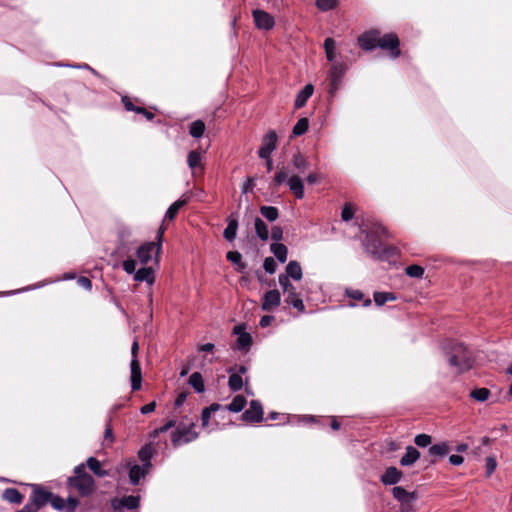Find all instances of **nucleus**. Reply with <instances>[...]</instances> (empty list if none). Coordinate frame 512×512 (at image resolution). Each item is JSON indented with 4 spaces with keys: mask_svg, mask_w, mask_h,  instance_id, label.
I'll return each mask as SVG.
<instances>
[{
    "mask_svg": "<svg viewBox=\"0 0 512 512\" xmlns=\"http://www.w3.org/2000/svg\"><path fill=\"white\" fill-rule=\"evenodd\" d=\"M473 353L462 343H454L450 347L448 362L457 368L458 373L470 370L474 365Z\"/></svg>",
    "mask_w": 512,
    "mask_h": 512,
    "instance_id": "nucleus-1",
    "label": "nucleus"
},
{
    "mask_svg": "<svg viewBox=\"0 0 512 512\" xmlns=\"http://www.w3.org/2000/svg\"><path fill=\"white\" fill-rule=\"evenodd\" d=\"M156 408V403L155 402H150L146 405H144L142 408H141V413L142 414H148V413H151L155 410Z\"/></svg>",
    "mask_w": 512,
    "mask_h": 512,
    "instance_id": "nucleus-63",
    "label": "nucleus"
},
{
    "mask_svg": "<svg viewBox=\"0 0 512 512\" xmlns=\"http://www.w3.org/2000/svg\"><path fill=\"white\" fill-rule=\"evenodd\" d=\"M176 425L175 420H169L165 425L155 430V433H164Z\"/></svg>",
    "mask_w": 512,
    "mask_h": 512,
    "instance_id": "nucleus-58",
    "label": "nucleus"
},
{
    "mask_svg": "<svg viewBox=\"0 0 512 512\" xmlns=\"http://www.w3.org/2000/svg\"><path fill=\"white\" fill-rule=\"evenodd\" d=\"M398 255V250L393 247H382L381 251L377 257L379 260H392Z\"/></svg>",
    "mask_w": 512,
    "mask_h": 512,
    "instance_id": "nucleus-45",
    "label": "nucleus"
},
{
    "mask_svg": "<svg viewBox=\"0 0 512 512\" xmlns=\"http://www.w3.org/2000/svg\"><path fill=\"white\" fill-rule=\"evenodd\" d=\"M70 487L78 491L81 496L90 495L95 488V482L91 475L82 474L80 476H73L68 479Z\"/></svg>",
    "mask_w": 512,
    "mask_h": 512,
    "instance_id": "nucleus-5",
    "label": "nucleus"
},
{
    "mask_svg": "<svg viewBox=\"0 0 512 512\" xmlns=\"http://www.w3.org/2000/svg\"><path fill=\"white\" fill-rule=\"evenodd\" d=\"M414 442L419 447H427L432 443V437L428 434H419L414 438Z\"/></svg>",
    "mask_w": 512,
    "mask_h": 512,
    "instance_id": "nucleus-51",
    "label": "nucleus"
},
{
    "mask_svg": "<svg viewBox=\"0 0 512 512\" xmlns=\"http://www.w3.org/2000/svg\"><path fill=\"white\" fill-rule=\"evenodd\" d=\"M338 0H316V6L321 11H329L336 8Z\"/></svg>",
    "mask_w": 512,
    "mask_h": 512,
    "instance_id": "nucleus-49",
    "label": "nucleus"
},
{
    "mask_svg": "<svg viewBox=\"0 0 512 512\" xmlns=\"http://www.w3.org/2000/svg\"><path fill=\"white\" fill-rule=\"evenodd\" d=\"M260 213L270 222L277 220L279 217L278 209L274 206H261Z\"/></svg>",
    "mask_w": 512,
    "mask_h": 512,
    "instance_id": "nucleus-36",
    "label": "nucleus"
},
{
    "mask_svg": "<svg viewBox=\"0 0 512 512\" xmlns=\"http://www.w3.org/2000/svg\"><path fill=\"white\" fill-rule=\"evenodd\" d=\"M450 451L449 445L446 442H441L439 444H434L430 446L428 452L432 456L443 457L447 455Z\"/></svg>",
    "mask_w": 512,
    "mask_h": 512,
    "instance_id": "nucleus-34",
    "label": "nucleus"
},
{
    "mask_svg": "<svg viewBox=\"0 0 512 512\" xmlns=\"http://www.w3.org/2000/svg\"><path fill=\"white\" fill-rule=\"evenodd\" d=\"M288 186L290 191L297 199H302L304 197V184L302 179L298 175H292L288 179Z\"/></svg>",
    "mask_w": 512,
    "mask_h": 512,
    "instance_id": "nucleus-20",
    "label": "nucleus"
},
{
    "mask_svg": "<svg viewBox=\"0 0 512 512\" xmlns=\"http://www.w3.org/2000/svg\"><path fill=\"white\" fill-rule=\"evenodd\" d=\"M140 498L136 496H125L121 499H113L111 505L114 510L121 508L136 509L139 506Z\"/></svg>",
    "mask_w": 512,
    "mask_h": 512,
    "instance_id": "nucleus-16",
    "label": "nucleus"
},
{
    "mask_svg": "<svg viewBox=\"0 0 512 512\" xmlns=\"http://www.w3.org/2000/svg\"><path fill=\"white\" fill-rule=\"evenodd\" d=\"M393 497L400 503V512H415V500L417 493L415 491L408 492L401 486H395L392 489Z\"/></svg>",
    "mask_w": 512,
    "mask_h": 512,
    "instance_id": "nucleus-4",
    "label": "nucleus"
},
{
    "mask_svg": "<svg viewBox=\"0 0 512 512\" xmlns=\"http://www.w3.org/2000/svg\"><path fill=\"white\" fill-rule=\"evenodd\" d=\"M403 473L398 470L396 467L391 466L388 467L384 474L381 476V482L384 485H394L400 481L402 478Z\"/></svg>",
    "mask_w": 512,
    "mask_h": 512,
    "instance_id": "nucleus-18",
    "label": "nucleus"
},
{
    "mask_svg": "<svg viewBox=\"0 0 512 512\" xmlns=\"http://www.w3.org/2000/svg\"><path fill=\"white\" fill-rule=\"evenodd\" d=\"M277 147V134L274 130L269 131L262 139V146L258 151L260 158H268Z\"/></svg>",
    "mask_w": 512,
    "mask_h": 512,
    "instance_id": "nucleus-10",
    "label": "nucleus"
},
{
    "mask_svg": "<svg viewBox=\"0 0 512 512\" xmlns=\"http://www.w3.org/2000/svg\"><path fill=\"white\" fill-rule=\"evenodd\" d=\"M279 276H286L289 280L292 278L299 281L303 276L301 265L297 261H290L286 266L285 273L280 274Z\"/></svg>",
    "mask_w": 512,
    "mask_h": 512,
    "instance_id": "nucleus-21",
    "label": "nucleus"
},
{
    "mask_svg": "<svg viewBox=\"0 0 512 512\" xmlns=\"http://www.w3.org/2000/svg\"><path fill=\"white\" fill-rule=\"evenodd\" d=\"M378 39L377 47L389 51L391 57L398 58L401 55L400 40L396 33L381 35L378 31Z\"/></svg>",
    "mask_w": 512,
    "mask_h": 512,
    "instance_id": "nucleus-6",
    "label": "nucleus"
},
{
    "mask_svg": "<svg viewBox=\"0 0 512 512\" xmlns=\"http://www.w3.org/2000/svg\"><path fill=\"white\" fill-rule=\"evenodd\" d=\"M381 248H382V243L376 236H374L372 234L367 236V241L365 243V249L370 255H372L374 258L377 259L378 255L381 251Z\"/></svg>",
    "mask_w": 512,
    "mask_h": 512,
    "instance_id": "nucleus-22",
    "label": "nucleus"
},
{
    "mask_svg": "<svg viewBox=\"0 0 512 512\" xmlns=\"http://www.w3.org/2000/svg\"><path fill=\"white\" fill-rule=\"evenodd\" d=\"M51 505L53 508L57 509V510H64L66 509L67 512H75L78 504H79V501L74 498V497H69L66 501L61 498L60 496H57V495H52L51 497V501H50Z\"/></svg>",
    "mask_w": 512,
    "mask_h": 512,
    "instance_id": "nucleus-12",
    "label": "nucleus"
},
{
    "mask_svg": "<svg viewBox=\"0 0 512 512\" xmlns=\"http://www.w3.org/2000/svg\"><path fill=\"white\" fill-rule=\"evenodd\" d=\"M396 295L392 292H375L374 293V301L377 306L384 305L387 301L396 300Z\"/></svg>",
    "mask_w": 512,
    "mask_h": 512,
    "instance_id": "nucleus-35",
    "label": "nucleus"
},
{
    "mask_svg": "<svg viewBox=\"0 0 512 512\" xmlns=\"http://www.w3.org/2000/svg\"><path fill=\"white\" fill-rule=\"evenodd\" d=\"M335 47H336V42L333 38L328 37L325 39V41H324L325 53H326L327 59L330 62L334 61V59H335Z\"/></svg>",
    "mask_w": 512,
    "mask_h": 512,
    "instance_id": "nucleus-44",
    "label": "nucleus"
},
{
    "mask_svg": "<svg viewBox=\"0 0 512 512\" xmlns=\"http://www.w3.org/2000/svg\"><path fill=\"white\" fill-rule=\"evenodd\" d=\"M354 216V210L350 203H346L341 212V218L343 221H349Z\"/></svg>",
    "mask_w": 512,
    "mask_h": 512,
    "instance_id": "nucleus-52",
    "label": "nucleus"
},
{
    "mask_svg": "<svg viewBox=\"0 0 512 512\" xmlns=\"http://www.w3.org/2000/svg\"><path fill=\"white\" fill-rule=\"evenodd\" d=\"M136 268V261L133 259H128L123 262V269L128 273L131 274L135 272Z\"/></svg>",
    "mask_w": 512,
    "mask_h": 512,
    "instance_id": "nucleus-57",
    "label": "nucleus"
},
{
    "mask_svg": "<svg viewBox=\"0 0 512 512\" xmlns=\"http://www.w3.org/2000/svg\"><path fill=\"white\" fill-rule=\"evenodd\" d=\"M314 92V86L312 84H307L298 94L295 99L294 106L296 109L301 108L306 105L307 100Z\"/></svg>",
    "mask_w": 512,
    "mask_h": 512,
    "instance_id": "nucleus-25",
    "label": "nucleus"
},
{
    "mask_svg": "<svg viewBox=\"0 0 512 512\" xmlns=\"http://www.w3.org/2000/svg\"><path fill=\"white\" fill-rule=\"evenodd\" d=\"M53 493L46 491L41 486L34 485L32 501L26 504L33 512H38L44 505L51 501Z\"/></svg>",
    "mask_w": 512,
    "mask_h": 512,
    "instance_id": "nucleus-8",
    "label": "nucleus"
},
{
    "mask_svg": "<svg viewBox=\"0 0 512 512\" xmlns=\"http://www.w3.org/2000/svg\"><path fill=\"white\" fill-rule=\"evenodd\" d=\"M3 498L10 503L20 504L23 495L15 488H7L3 492Z\"/></svg>",
    "mask_w": 512,
    "mask_h": 512,
    "instance_id": "nucleus-31",
    "label": "nucleus"
},
{
    "mask_svg": "<svg viewBox=\"0 0 512 512\" xmlns=\"http://www.w3.org/2000/svg\"><path fill=\"white\" fill-rule=\"evenodd\" d=\"M78 283H79L83 288H85V289H87V290L91 289V287H92L91 280H90L89 278H87V277H83V276H82V277H80V278L78 279Z\"/></svg>",
    "mask_w": 512,
    "mask_h": 512,
    "instance_id": "nucleus-62",
    "label": "nucleus"
},
{
    "mask_svg": "<svg viewBox=\"0 0 512 512\" xmlns=\"http://www.w3.org/2000/svg\"><path fill=\"white\" fill-rule=\"evenodd\" d=\"M270 250L281 263L286 262L287 255H288V249L284 244L273 243L270 246Z\"/></svg>",
    "mask_w": 512,
    "mask_h": 512,
    "instance_id": "nucleus-29",
    "label": "nucleus"
},
{
    "mask_svg": "<svg viewBox=\"0 0 512 512\" xmlns=\"http://www.w3.org/2000/svg\"><path fill=\"white\" fill-rule=\"evenodd\" d=\"M211 416V412L208 411V409L204 408L201 414V420H202V426L206 427L209 423V419Z\"/></svg>",
    "mask_w": 512,
    "mask_h": 512,
    "instance_id": "nucleus-61",
    "label": "nucleus"
},
{
    "mask_svg": "<svg viewBox=\"0 0 512 512\" xmlns=\"http://www.w3.org/2000/svg\"><path fill=\"white\" fill-rule=\"evenodd\" d=\"M292 163H293V166L296 169H298L300 172H303L304 170H306L309 165L306 158L300 152L293 155Z\"/></svg>",
    "mask_w": 512,
    "mask_h": 512,
    "instance_id": "nucleus-46",
    "label": "nucleus"
},
{
    "mask_svg": "<svg viewBox=\"0 0 512 512\" xmlns=\"http://www.w3.org/2000/svg\"><path fill=\"white\" fill-rule=\"evenodd\" d=\"M449 462L452 464V465H461L463 462H464V458L460 455H451L449 457Z\"/></svg>",
    "mask_w": 512,
    "mask_h": 512,
    "instance_id": "nucleus-64",
    "label": "nucleus"
},
{
    "mask_svg": "<svg viewBox=\"0 0 512 512\" xmlns=\"http://www.w3.org/2000/svg\"><path fill=\"white\" fill-rule=\"evenodd\" d=\"M281 294L277 289L267 291L262 299L261 309L263 311H272L280 305Z\"/></svg>",
    "mask_w": 512,
    "mask_h": 512,
    "instance_id": "nucleus-13",
    "label": "nucleus"
},
{
    "mask_svg": "<svg viewBox=\"0 0 512 512\" xmlns=\"http://www.w3.org/2000/svg\"><path fill=\"white\" fill-rule=\"evenodd\" d=\"M194 422L189 424L180 423L176 430L171 433V442L174 447H178L182 443H189L198 438V432L194 431Z\"/></svg>",
    "mask_w": 512,
    "mask_h": 512,
    "instance_id": "nucleus-3",
    "label": "nucleus"
},
{
    "mask_svg": "<svg viewBox=\"0 0 512 512\" xmlns=\"http://www.w3.org/2000/svg\"><path fill=\"white\" fill-rule=\"evenodd\" d=\"M149 468L147 467H140L139 465H134L131 467L129 471V478L130 482L133 485H137L142 477H145V475L148 473Z\"/></svg>",
    "mask_w": 512,
    "mask_h": 512,
    "instance_id": "nucleus-27",
    "label": "nucleus"
},
{
    "mask_svg": "<svg viewBox=\"0 0 512 512\" xmlns=\"http://www.w3.org/2000/svg\"><path fill=\"white\" fill-rule=\"evenodd\" d=\"M152 453H153V450L150 446L146 445L144 447H142L139 452H138V457L139 459L144 463L143 466L144 467H147V468H150L151 467V463H150V459L152 457Z\"/></svg>",
    "mask_w": 512,
    "mask_h": 512,
    "instance_id": "nucleus-40",
    "label": "nucleus"
},
{
    "mask_svg": "<svg viewBox=\"0 0 512 512\" xmlns=\"http://www.w3.org/2000/svg\"><path fill=\"white\" fill-rule=\"evenodd\" d=\"M378 40V30H370L358 37V44L363 50L371 51L377 47Z\"/></svg>",
    "mask_w": 512,
    "mask_h": 512,
    "instance_id": "nucleus-14",
    "label": "nucleus"
},
{
    "mask_svg": "<svg viewBox=\"0 0 512 512\" xmlns=\"http://www.w3.org/2000/svg\"><path fill=\"white\" fill-rule=\"evenodd\" d=\"M309 128V120L306 117L300 118L293 127L292 133L294 136H301L307 132Z\"/></svg>",
    "mask_w": 512,
    "mask_h": 512,
    "instance_id": "nucleus-39",
    "label": "nucleus"
},
{
    "mask_svg": "<svg viewBox=\"0 0 512 512\" xmlns=\"http://www.w3.org/2000/svg\"><path fill=\"white\" fill-rule=\"evenodd\" d=\"M189 384L198 393H202L205 389L203 377H202L201 373H199V372H194L190 375Z\"/></svg>",
    "mask_w": 512,
    "mask_h": 512,
    "instance_id": "nucleus-33",
    "label": "nucleus"
},
{
    "mask_svg": "<svg viewBox=\"0 0 512 512\" xmlns=\"http://www.w3.org/2000/svg\"><path fill=\"white\" fill-rule=\"evenodd\" d=\"M242 329L241 325H237L234 327L233 333L239 335L237 338V348L247 350L252 345V337L249 333L242 332Z\"/></svg>",
    "mask_w": 512,
    "mask_h": 512,
    "instance_id": "nucleus-19",
    "label": "nucleus"
},
{
    "mask_svg": "<svg viewBox=\"0 0 512 512\" xmlns=\"http://www.w3.org/2000/svg\"><path fill=\"white\" fill-rule=\"evenodd\" d=\"M205 131V124L202 120H196L191 123L189 133L194 138H200Z\"/></svg>",
    "mask_w": 512,
    "mask_h": 512,
    "instance_id": "nucleus-41",
    "label": "nucleus"
},
{
    "mask_svg": "<svg viewBox=\"0 0 512 512\" xmlns=\"http://www.w3.org/2000/svg\"><path fill=\"white\" fill-rule=\"evenodd\" d=\"M253 17L255 24L259 29L269 30L274 26L273 17L263 10H254Z\"/></svg>",
    "mask_w": 512,
    "mask_h": 512,
    "instance_id": "nucleus-15",
    "label": "nucleus"
},
{
    "mask_svg": "<svg viewBox=\"0 0 512 512\" xmlns=\"http://www.w3.org/2000/svg\"><path fill=\"white\" fill-rule=\"evenodd\" d=\"M155 252L154 261L159 264V255H157V245L155 242H146L137 250V257L142 264H147L152 259V253Z\"/></svg>",
    "mask_w": 512,
    "mask_h": 512,
    "instance_id": "nucleus-9",
    "label": "nucleus"
},
{
    "mask_svg": "<svg viewBox=\"0 0 512 512\" xmlns=\"http://www.w3.org/2000/svg\"><path fill=\"white\" fill-rule=\"evenodd\" d=\"M87 466L97 476L103 477L107 475V472L101 468L100 462L94 457L87 459Z\"/></svg>",
    "mask_w": 512,
    "mask_h": 512,
    "instance_id": "nucleus-42",
    "label": "nucleus"
},
{
    "mask_svg": "<svg viewBox=\"0 0 512 512\" xmlns=\"http://www.w3.org/2000/svg\"><path fill=\"white\" fill-rule=\"evenodd\" d=\"M278 281L280 286L283 289L284 294H286L285 302L292 305L299 312H304L305 305L300 295L297 293L295 286L291 283L286 276H279Z\"/></svg>",
    "mask_w": 512,
    "mask_h": 512,
    "instance_id": "nucleus-2",
    "label": "nucleus"
},
{
    "mask_svg": "<svg viewBox=\"0 0 512 512\" xmlns=\"http://www.w3.org/2000/svg\"><path fill=\"white\" fill-rule=\"evenodd\" d=\"M188 394L186 391L179 393L175 400V406L180 407L186 401Z\"/></svg>",
    "mask_w": 512,
    "mask_h": 512,
    "instance_id": "nucleus-59",
    "label": "nucleus"
},
{
    "mask_svg": "<svg viewBox=\"0 0 512 512\" xmlns=\"http://www.w3.org/2000/svg\"><path fill=\"white\" fill-rule=\"evenodd\" d=\"M165 230H166V227L164 224H162L157 231L156 241H154L157 245V255H159L161 253L162 242H163Z\"/></svg>",
    "mask_w": 512,
    "mask_h": 512,
    "instance_id": "nucleus-53",
    "label": "nucleus"
},
{
    "mask_svg": "<svg viewBox=\"0 0 512 512\" xmlns=\"http://www.w3.org/2000/svg\"><path fill=\"white\" fill-rule=\"evenodd\" d=\"M227 220L228 225L223 232V236L227 241H233L236 237V232L238 229V220L235 213H232Z\"/></svg>",
    "mask_w": 512,
    "mask_h": 512,
    "instance_id": "nucleus-23",
    "label": "nucleus"
},
{
    "mask_svg": "<svg viewBox=\"0 0 512 512\" xmlns=\"http://www.w3.org/2000/svg\"><path fill=\"white\" fill-rule=\"evenodd\" d=\"M134 278L139 282L145 281L148 284H153L155 281L154 269L152 267L141 268L135 273Z\"/></svg>",
    "mask_w": 512,
    "mask_h": 512,
    "instance_id": "nucleus-26",
    "label": "nucleus"
},
{
    "mask_svg": "<svg viewBox=\"0 0 512 512\" xmlns=\"http://www.w3.org/2000/svg\"><path fill=\"white\" fill-rule=\"evenodd\" d=\"M131 387L133 391L141 388L142 373L138 359H132L131 364Z\"/></svg>",
    "mask_w": 512,
    "mask_h": 512,
    "instance_id": "nucleus-17",
    "label": "nucleus"
},
{
    "mask_svg": "<svg viewBox=\"0 0 512 512\" xmlns=\"http://www.w3.org/2000/svg\"><path fill=\"white\" fill-rule=\"evenodd\" d=\"M420 458V452L413 446L406 448V453L400 459L401 466H411Z\"/></svg>",
    "mask_w": 512,
    "mask_h": 512,
    "instance_id": "nucleus-24",
    "label": "nucleus"
},
{
    "mask_svg": "<svg viewBox=\"0 0 512 512\" xmlns=\"http://www.w3.org/2000/svg\"><path fill=\"white\" fill-rule=\"evenodd\" d=\"M226 258L237 266L236 270L240 273L244 272L247 267L246 263L242 261V256L238 251H229L226 254Z\"/></svg>",
    "mask_w": 512,
    "mask_h": 512,
    "instance_id": "nucleus-30",
    "label": "nucleus"
},
{
    "mask_svg": "<svg viewBox=\"0 0 512 512\" xmlns=\"http://www.w3.org/2000/svg\"><path fill=\"white\" fill-rule=\"evenodd\" d=\"M497 462L494 457L490 456L486 458V476L489 477L495 471Z\"/></svg>",
    "mask_w": 512,
    "mask_h": 512,
    "instance_id": "nucleus-55",
    "label": "nucleus"
},
{
    "mask_svg": "<svg viewBox=\"0 0 512 512\" xmlns=\"http://www.w3.org/2000/svg\"><path fill=\"white\" fill-rule=\"evenodd\" d=\"M263 267L267 273L273 274L276 271L277 264L273 257H267L264 260Z\"/></svg>",
    "mask_w": 512,
    "mask_h": 512,
    "instance_id": "nucleus-54",
    "label": "nucleus"
},
{
    "mask_svg": "<svg viewBox=\"0 0 512 512\" xmlns=\"http://www.w3.org/2000/svg\"><path fill=\"white\" fill-rule=\"evenodd\" d=\"M228 372L230 373L229 380H228V386L231 391L236 392L242 389L243 387V380L242 377L234 372V368L231 367Z\"/></svg>",
    "mask_w": 512,
    "mask_h": 512,
    "instance_id": "nucleus-28",
    "label": "nucleus"
},
{
    "mask_svg": "<svg viewBox=\"0 0 512 512\" xmlns=\"http://www.w3.org/2000/svg\"><path fill=\"white\" fill-rule=\"evenodd\" d=\"M202 156L197 150H193L188 154L187 162L190 168L194 169L201 166Z\"/></svg>",
    "mask_w": 512,
    "mask_h": 512,
    "instance_id": "nucleus-47",
    "label": "nucleus"
},
{
    "mask_svg": "<svg viewBox=\"0 0 512 512\" xmlns=\"http://www.w3.org/2000/svg\"><path fill=\"white\" fill-rule=\"evenodd\" d=\"M255 232L262 241H267L269 238L268 227L266 223L259 217L255 218Z\"/></svg>",
    "mask_w": 512,
    "mask_h": 512,
    "instance_id": "nucleus-32",
    "label": "nucleus"
},
{
    "mask_svg": "<svg viewBox=\"0 0 512 512\" xmlns=\"http://www.w3.org/2000/svg\"><path fill=\"white\" fill-rule=\"evenodd\" d=\"M242 420L246 422H261L263 420L261 403L257 400H252L249 408L242 414Z\"/></svg>",
    "mask_w": 512,
    "mask_h": 512,
    "instance_id": "nucleus-11",
    "label": "nucleus"
},
{
    "mask_svg": "<svg viewBox=\"0 0 512 512\" xmlns=\"http://www.w3.org/2000/svg\"><path fill=\"white\" fill-rule=\"evenodd\" d=\"M271 238L275 241H281L283 239V229L278 225L272 226Z\"/></svg>",
    "mask_w": 512,
    "mask_h": 512,
    "instance_id": "nucleus-56",
    "label": "nucleus"
},
{
    "mask_svg": "<svg viewBox=\"0 0 512 512\" xmlns=\"http://www.w3.org/2000/svg\"><path fill=\"white\" fill-rule=\"evenodd\" d=\"M348 67L344 63L332 64L329 71V94L335 96L341 86L342 78L344 77Z\"/></svg>",
    "mask_w": 512,
    "mask_h": 512,
    "instance_id": "nucleus-7",
    "label": "nucleus"
},
{
    "mask_svg": "<svg viewBox=\"0 0 512 512\" xmlns=\"http://www.w3.org/2000/svg\"><path fill=\"white\" fill-rule=\"evenodd\" d=\"M490 390L488 388H475L470 392V397L478 402H485L490 397Z\"/></svg>",
    "mask_w": 512,
    "mask_h": 512,
    "instance_id": "nucleus-37",
    "label": "nucleus"
},
{
    "mask_svg": "<svg viewBox=\"0 0 512 512\" xmlns=\"http://www.w3.org/2000/svg\"><path fill=\"white\" fill-rule=\"evenodd\" d=\"M288 179L289 178H288V172L286 170V167L282 166L281 168H279L278 172L275 174L272 184H273V186L278 187L283 182H285V181L288 182Z\"/></svg>",
    "mask_w": 512,
    "mask_h": 512,
    "instance_id": "nucleus-48",
    "label": "nucleus"
},
{
    "mask_svg": "<svg viewBox=\"0 0 512 512\" xmlns=\"http://www.w3.org/2000/svg\"><path fill=\"white\" fill-rule=\"evenodd\" d=\"M406 274L413 278H421L424 274V268L420 265H410L406 269Z\"/></svg>",
    "mask_w": 512,
    "mask_h": 512,
    "instance_id": "nucleus-50",
    "label": "nucleus"
},
{
    "mask_svg": "<svg viewBox=\"0 0 512 512\" xmlns=\"http://www.w3.org/2000/svg\"><path fill=\"white\" fill-rule=\"evenodd\" d=\"M122 102L128 111H135V109L138 108V107L134 106V104L131 102V100L128 96L122 97Z\"/></svg>",
    "mask_w": 512,
    "mask_h": 512,
    "instance_id": "nucleus-60",
    "label": "nucleus"
},
{
    "mask_svg": "<svg viewBox=\"0 0 512 512\" xmlns=\"http://www.w3.org/2000/svg\"><path fill=\"white\" fill-rule=\"evenodd\" d=\"M185 204H186V200H185V199H184V200H177L176 202H174V203H173V204L168 208V210H167V212H166V215H165V219H166V220H170V221H172V220L176 217V215H177V213H178L179 209H180L181 207H183Z\"/></svg>",
    "mask_w": 512,
    "mask_h": 512,
    "instance_id": "nucleus-43",
    "label": "nucleus"
},
{
    "mask_svg": "<svg viewBox=\"0 0 512 512\" xmlns=\"http://www.w3.org/2000/svg\"><path fill=\"white\" fill-rule=\"evenodd\" d=\"M246 405V399L242 395H236L232 402L228 405V410L231 412H240Z\"/></svg>",
    "mask_w": 512,
    "mask_h": 512,
    "instance_id": "nucleus-38",
    "label": "nucleus"
}]
</instances>
